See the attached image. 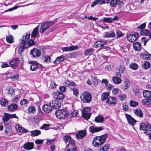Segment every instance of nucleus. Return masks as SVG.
I'll list each match as a JSON object with an SVG mask.
<instances>
[{
  "mask_svg": "<svg viewBox=\"0 0 151 151\" xmlns=\"http://www.w3.org/2000/svg\"><path fill=\"white\" fill-rule=\"evenodd\" d=\"M30 36L29 33L26 34L25 36H23L21 42L22 45L20 47L18 50L19 53H22L25 48H28L35 44V42L33 40L30 39L29 40Z\"/></svg>",
  "mask_w": 151,
  "mask_h": 151,
  "instance_id": "f257e3e1",
  "label": "nucleus"
},
{
  "mask_svg": "<svg viewBox=\"0 0 151 151\" xmlns=\"http://www.w3.org/2000/svg\"><path fill=\"white\" fill-rule=\"evenodd\" d=\"M108 135L106 134L94 138L92 141V145L95 147H100L102 145L108 138Z\"/></svg>",
  "mask_w": 151,
  "mask_h": 151,
  "instance_id": "f03ea898",
  "label": "nucleus"
},
{
  "mask_svg": "<svg viewBox=\"0 0 151 151\" xmlns=\"http://www.w3.org/2000/svg\"><path fill=\"white\" fill-rule=\"evenodd\" d=\"M80 99L83 103H89L92 100L91 95L89 92L84 91L81 95Z\"/></svg>",
  "mask_w": 151,
  "mask_h": 151,
  "instance_id": "7ed1b4c3",
  "label": "nucleus"
},
{
  "mask_svg": "<svg viewBox=\"0 0 151 151\" xmlns=\"http://www.w3.org/2000/svg\"><path fill=\"white\" fill-rule=\"evenodd\" d=\"M139 129L144 131V133L147 135H149L151 133V125L148 123H143L140 124Z\"/></svg>",
  "mask_w": 151,
  "mask_h": 151,
  "instance_id": "20e7f679",
  "label": "nucleus"
},
{
  "mask_svg": "<svg viewBox=\"0 0 151 151\" xmlns=\"http://www.w3.org/2000/svg\"><path fill=\"white\" fill-rule=\"evenodd\" d=\"M54 24L53 22L51 21L45 22L42 24L40 28V32L41 33H43L52 26Z\"/></svg>",
  "mask_w": 151,
  "mask_h": 151,
  "instance_id": "39448f33",
  "label": "nucleus"
},
{
  "mask_svg": "<svg viewBox=\"0 0 151 151\" xmlns=\"http://www.w3.org/2000/svg\"><path fill=\"white\" fill-rule=\"evenodd\" d=\"M139 36V34L136 32H132L127 36V40L131 42H134Z\"/></svg>",
  "mask_w": 151,
  "mask_h": 151,
  "instance_id": "423d86ee",
  "label": "nucleus"
},
{
  "mask_svg": "<svg viewBox=\"0 0 151 151\" xmlns=\"http://www.w3.org/2000/svg\"><path fill=\"white\" fill-rule=\"evenodd\" d=\"M55 114L57 117L60 119H64L68 117V114L64 110H58L56 111Z\"/></svg>",
  "mask_w": 151,
  "mask_h": 151,
  "instance_id": "0eeeda50",
  "label": "nucleus"
},
{
  "mask_svg": "<svg viewBox=\"0 0 151 151\" xmlns=\"http://www.w3.org/2000/svg\"><path fill=\"white\" fill-rule=\"evenodd\" d=\"M66 151H78L75 141H73L67 145L66 147Z\"/></svg>",
  "mask_w": 151,
  "mask_h": 151,
  "instance_id": "6e6552de",
  "label": "nucleus"
},
{
  "mask_svg": "<svg viewBox=\"0 0 151 151\" xmlns=\"http://www.w3.org/2000/svg\"><path fill=\"white\" fill-rule=\"evenodd\" d=\"M41 53L40 51L35 48L31 50L30 52V54L35 58H37L39 57L41 55Z\"/></svg>",
  "mask_w": 151,
  "mask_h": 151,
  "instance_id": "1a4fd4ad",
  "label": "nucleus"
},
{
  "mask_svg": "<svg viewBox=\"0 0 151 151\" xmlns=\"http://www.w3.org/2000/svg\"><path fill=\"white\" fill-rule=\"evenodd\" d=\"M125 116L129 124L133 126L136 124V121L131 115L125 114Z\"/></svg>",
  "mask_w": 151,
  "mask_h": 151,
  "instance_id": "9d476101",
  "label": "nucleus"
},
{
  "mask_svg": "<svg viewBox=\"0 0 151 151\" xmlns=\"http://www.w3.org/2000/svg\"><path fill=\"white\" fill-rule=\"evenodd\" d=\"M53 97L56 100H62L64 98V96L63 93L58 91L56 93H54Z\"/></svg>",
  "mask_w": 151,
  "mask_h": 151,
  "instance_id": "9b49d317",
  "label": "nucleus"
},
{
  "mask_svg": "<svg viewBox=\"0 0 151 151\" xmlns=\"http://www.w3.org/2000/svg\"><path fill=\"white\" fill-rule=\"evenodd\" d=\"M107 40H100L96 42L94 44V47L96 48L101 47L106 44Z\"/></svg>",
  "mask_w": 151,
  "mask_h": 151,
  "instance_id": "f8f14e48",
  "label": "nucleus"
},
{
  "mask_svg": "<svg viewBox=\"0 0 151 151\" xmlns=\"http://www.w3.org/2000/svg\"><path fill=\"white\" fill-rule=\"evenodd\" d=\"M19 60L18 58H14L12 60L9 62V64L11 67L16 69L17 67Z\"/></svg>",
  "mask_w": 151,
  "mask_h": 151,
  "instance_id": "ddd939ff",
  "label": "nucleus"
},
{
  "mask_svg": "<svg viewBox=\"0 0 151 151\" xmlns=\"http://www.w3.org/2000/svg\"><path fill=\"white\" fill-rule=\"evenodd\" d=\"M103 129V128L102 127H96L91 126L89 128V131L92 133L99 132Z\"/></svg>",
  "mask_w": 151,
  "mask_h": 151,
  "instance_id": "4468645a",
  "label": "nucleus"
},
{
  "mask_svg": "<svg viewBox=\"0 0 151 151\" xmlns=\"http://www.w3.org/2000/svg\"><path fill=\"white\" fill-rule=\"evenodd\" d=\"M15 128L17 131L20 133H26L28 132L27 129L19 124L16 125Z\"/></svg>",
  "mask_w": 151,
  "mask_h": 151,
  "instance_id": "2eb2a0df",
  "label": "nucleus"
},
{
  "mask_svg": "<svg viewBox=\"0 0 151 151\" xmlns=\"http://www.w3.org/2000/svg\"><path fill=\"white\" fill-rule=\"evenodd\" d=\"M23 147L24 149L27 150H32L34 147V143L32 142H28L23 145Z\"/></svg>",
  "mask_w": 151,
  "mask_h": 151,
  "instance_id": "dca6fc26",
  "label": "nucleus"
},
{
  "mask_svg": "<svg viewBox=\"0 0 151 151\" xmlns=\"http://www.w3.org/2000/svg\"><path fill=\"white\" fill-rule=\"evenodd\" d=\"M50 104L52 106L53 109L54 108L55 109H58L61 106V103L57 100H52L50 102Z\"/></svg>",
  "mask_w": 151,
  "mask_h": 151,
  "instance_id": "f3484780",
  "label": "nucleus"
},
{
  "mask_svg": "<svg viewBox=\"0 0 151 151\" xmlns=\"http://www.w3.org/2000/svg\"><path fill=\"white\" fill-rule=\"evenodd\" d=\"M77 45H72L69 47H63L62 50L63 51H71L78 49Z\"/></svg>",
  "mask_w": 151,
  "mask_h": 151,
  "instance_id": "a211bd4d",
  "label": "nucleus"
},
{
  "mask_svg": "<svg viewBox=\"0 0 151 151\" xmlns=\"http://www.w3.org/2000/svg\"><path fill=\"white\" fill-rule=\"evenodd\" d=\"M42 108L44 111L47 113H49L53 109L52 106L50 104V102L49 104L44 105Z\"/></svg>",
  "mask_w": 151,
  "mask_h": 151,
  "instance_id": "6ab92c4d",
  "label": "nucleus"
},
{
  "mask_svg": "<svg viewBox=\"0 0 151 151\" xmlns=\"http://www.w3.org/2000/svg\"><path fill=\"white\" fill-rule=\"evenodd\" d=\"M86 134V130H81L76 134V137L79 139L83 138Z\"/></svg>",
  "mask_w": 151,
  "mask_h": 151,
  "instance_id": "aec40b11",
  "label": "nucleus"
},
{
  "mask_svg": "<svg viewBox=\"0 0 151 151\" xmlns=\"http://www.w3.org/2000/svg\"><path fill=\"white\" fill-rule=\"evenodd\" d=\"M105 3V0H96L92 3L91 6L92 7H93L96 5L98 4L100 5Z\"/></svg>",
  "mask_w": 151,
  "mask_h": 151,
  "instance_id": "412c9836",
  "label": "nucleus"
},
{
  "mask_svg": "<svg viewBox=\"0 0 151 151\" xmlns=\"http://www.w3.org/2000/svg\"><path fill=\"white\" fill-rule=\"evenodd\" d=\"M29 63L30 64H32L31 66L30 67V69L32 71L36 70L37 68L39 67L38 65V63L36 61H30Z\"/></svg>",
  "mask_w": 151,
  "mask_h": 151,
  "instance_id": "4be33fe9",
  "label": "nucleus"
},
{
  "mask_svg": "<svg viewBox=\"0 0 151 151\" xmlns=\"http://www.w3.org/2000/svg\"><path fill=\"white\" fill-rule=\"evenodd\" d=\"M133 46L134 49L135 51H139L142 49L141 44L138 42H134L133 44Z\"/></svg>",
  "mask_w": 151,
  "mask_h": 151,
  "instance_id": "5701e85b",
  "label": "nucleus"
},
{
  "mask_svg": "<svg viewBox=\"0 0 151 151\" xmlns=\"http://www.w3.org/2000/svg\"><path fill=\"white\" fill-rule=\"evenodd\" d=\"M134 112L135 115L139 117H142L143 116V113L141 110L139 108H137L133 110Z\"/></svg>",
  "mask_w": 151,
  "mask_h": 151,
  "instance_id": "b1692460",
  "label": "nucleus"
},
{
  "mask_svg": "<svg viewBox=\"0 0 151 151\" xmlns=\"http://www.w3.org/2000/svg\"><path fill=\"white\" fill-rule=\"evenodd\" d=\"M116 102V98L113 97H109L106 101V102L107 104H115Z\"/></svg>",
  "mask_w": 151,
  "mask_h": 151,
  "instance_id": "393cba45",
  "label": "nucleus"
},
{
  "mask_svg": "<svg viewBox=\"0 0 151 151\" xmlns=\"http://www.w3.org/2000/svg\"><path fill=\"white\" fill-rule=\"evenodd\" d=\"M116 36L114 32L112 31L110 32H106L104 34V37H114Z\"/></svg>",
  "mask_w": 151,
  "mask_h": 151,
  "instance_id": "a878e982",
  "label": "nucleus"
},
{
  "mask_svg": "<svg viewBox=\"0 0 151 151\" xmlns=\"http://www.w3.org/2000/svg\"><path fill=\"white\" fill-rule=\"evenodd\" d=\"M143 96L146 99H149L151 97V91L148 90H145L143 91Z\"/></svg>",
  "mask_w": 151,
  "mask_h": 151,
  "instance_id": "bb28decb",
  "label": "nucleus"
},
{
  "mask_svg": "<svg viewBox=\"0 0 151 151\" xmlns=\"http://www.w3.org/2000/svg\"><path fill=\"white\" fill-rule=\"evenodd\" d=\"M29 132H31L30 136L32 137L38 136L41 134V131L38 129L30 131Z\"/></svg>",
  "mask_w": 151,
  "mask_h": 151,
  "instance_id": "cd10ccee",
  "label": "nucleus"
},
{
  "mask_svg": "<svg viewBox=\"0 0 151 151\" xmlns=\"http://www.w3.org/2000/svg\"><path fill=\"white\" fill-rule=\"evenodd\" d=\"M18 108V106L15 104H12L8 106V110L11 111H13Z\"/></svg>",
  "mask_w": 151,
  "mask_h": 151,
  "instance_id": "c85d7f7f",
  "label": "nucleus"
},
{
  "mask_svg": "<svg viewBox=\"0 0 151 151\" xmlns=\"http://www.w3.org/2000/svg\"><path fill=\"white\" fill-rule=\"evenodd\" d=\"M63 139L66 144H67V143H68V144H70V143L72 142L75 141L73 140L72 139L71 137L70 136L68 135H65L64 136L63 138Z\"/></svg>",
  "mask_w": 151,
  "mask_h": 151,
  "instance_id": "c756f323",
  "label": "nucleus"
},
{
  "mask_svg": "<svg viewBox=\"0 0 151 151\" xmlns=\"http://www.w3.org/2000/svg\"><path fill=\"white\" fill-rule=\"evenodd\" d=\"M112 80L114 83L116 84H119L122 82V80L121 78L116 76L113 77Z\"/></svg>",
  "mask_w": 151,
  "mask_h": 151,
  "instance_id": "7c9ffc66",
  "label": "nucleus"
},
{
  "mask_svg": "<svg viewBox=\"0 0 151 151\" xmlns=\"http://www.w3.org/2000/svg\"><path fill=\"white\" fill-rule=\"evenodd\" d=\"M94 51V49L93 48L88 49L85 51L84 54L86 56L91 55L93 54Z\"/></svg>",
  "mask_w": 151,
  "mask_h": 151,
  "instance_id": "2f4dec72",
  "label": "nucleus"
},
{
  "mask_svg": "<svg viewBox=\"0 0 151 151\" xmlns=\"http://www.w3.org/2000/svg\"><path fill=\"white\" fill-rule=\"evenodd\" d=\"M64 56L63 55H61L57 57L55 60L53 62V63H54L59 64L64 60Z\"/></svg>",
  "mask_w": 151,
  "mask_h": 151,
  "instance_id": "473e14b6",
  "label": "nucleus"
},
{
  "mask_svg": "<svg viewBox=\"0 0 151 151\" xmlns=\"http://www.w3.org/2000/svg\"><path fill=\"white\" fill-rule=\"evenodd\" d=\"M130 85L129 82L127 80H125L124 81V84H122V88L123 90L127 89Z\"/></svg>",
  "mask_w": 151,
  "mask_h": 151,
  "instance_id": "72a5a7b5",
  "label": "nucleus"
},
{
  "mask_svg": "<svg viewBox=\"0 0 151 151\" xmlns=\"http://www.w3.org/2000/svg\"><path fill=\"white\" fill-rule=\"evenodd\" d=\"M91 110V108L90 107H87L83 108L81 111L82 116H85L86 114L90 113L89 112Z\"/></svg>",
  "mask_w": 151,
  "mask_h": 151,
  "instance_id": "f704fd0d",
  "label": "nucleus"
},
{
  "mask_svg": "<svg viewBox=\"0 0 151 151\" xmlns=\"http://www.w3.org/2000/svg\"><path fill=\"white\" fill-rule=\"evenodd\" d=\"M0 104L4 106H6L8 104V101L4 98H1L0 99Z\"/></svg>",
  "mask_w": 151,
  "mask_h": 151,
  "instance_id": "c9c22d12",
  "label": "nucleus"
},
{
  "mask_svg": "<svg viewBox=\"0 0 151 151\" xmlns=\"http://www.w3.org/2000/svg\"><path fill=\"white\" fill-rule=\"evenodd\" d=\"M140 32L141 35L145 36H148L150 34L149 30L147 29L141 30Z\"/></svg>",
  "mask_w": 151,
  "mask_h": 151,
  "instance_id": "e433bc0d",
  "label": "nucleus"
},
{
  "mask_svg": "<svg viewBox=\"0 0 151 151\" xmlns=\"http://www.w3.org/2000/svg\"><path fill=\"white\" fill-rule=\"evenodd\" d=\"M39 25L36 27L33 30L31 34V37H34L37 36L38 33V29Z\"/></svg>",
  "mask_w": 151,
  "mask_h": 151,
  "instance_id": "4c0bfd02",
  "label": "nucleus"
},
{
  "mask_svg": "<svg viewBox=\"0 0 151 151\" xmlns=\"http://www.w3.org/2000/svg\"><path fill=\"white\" fill-rule=\"evenodd\" d=\"M129 67L134 70H136L139 67V66L136 63H132L130 64Z\"/></svg>",
  "mask_w": 151,
  "mask_h": 151,
  "instance_id": "58836bf2",
  "label": "nucleus"
},
{
  "mask_svg": "<svg viewBox=\"0 0 151 151\" xmlns=\"http://www.w3.org/2000/svg\"><path fill=\"white\" fill-rule=\"evenodd\" d=\"M42 60L45 63H49L50 62V58L49 56L45 55L42 58Z\"/></svg>",
  "mask_w": 151,
  "mask_h": 151,
  "instance_id": "ea45409f",
  "label": "nucleus"
},
{
  "mask_svg": "<svg viewBox=\"0 0 151 151\" xmlns=\"http://www.w3.org/2000/svg\"><path fill=\"white\" fill-rule=\"evenodd\" d=\"M6 38L7 42L9 43H12L14 42L13 39V37L11 35L6 36Z\"/></svg>",
  "mask_w": 151,
  "mask_h": 151,
  "instance_id": "a19ab883",
  "label": "nucleus"
},
{
  "mask_svg": "<svg viewBox=\"0 0 151 151\" xmlns=\"http://www.w3.org/2000/svg\"><path fill=\"white\" fill-rule=\"evenodd\" d=\"M110 147V145L109 144L105 145L101 148H100L99 151H108Z\"/></svg>",
  "mask_w": 151,
  "mask_h": 151,
  "instance_id": "79ce46f5",
  "label": "nucleus"
},
{
  "mask_svg": "<svg viewBox=\"0 0 151 151\" xmlns=\"http://www.w3.org/2000/svg\"><path fill=\"white\" fill-rule=\"evenodd\" d=\"M109 92L104 93H102L101 96L102 100L104 101L106 100L109 96Z\"/></svg>",
  "mask_w": 151,
  "mask_h": 151,
  "instance_id": "37998d69",
  "label": "nucleus"
},
{
  "mask_svg": "<svg viewBox=\"0 0 151 151\" xmlns=\"http://www.w3.org/2000/svg\"><path fill=\"white\" fill-rule=\"evenodd\" d=\"M104 118L101 116H98L95 118V121L98 123L102 122L104 121Z\"/></svg>",
  "mask_w": 151,
  "mask_h": 151,
  "instance_id": "c03bdc74",
  "label": "nucleus"
},
{
  "mask_svg": "<svg viewBox=\"0 0 151 151\" xmlns=\"http://www.w3.org/2000/svg\"><path fill=\"white\" fill-rule=\"evenodd\" d=\"M150 63L148 61H145L144 62L142 65V68L145 69L148 68L150 67Z\"/></svg>",
  "mask_w": 151,
  "mask_h": 151,
  "instance_id": "a18cd8bd",
  "label": "nucleus"
},
{
  "mask_svg": "<svg viewBox=\"0 0 151 151\" xmlns=\"http://www.w3.org/2000/svg\"><path fill=\"white\" fill-rule=\"evenodd\" d=\"M9 114L5 113L4 114V116L3 118V121L4 122H6L9 120Z\"/></svg>",
  "mask_w": 151,
  "mask_h": 151,
  "instance_id": "49530a36",
  "label": "nucleus"
},
{
  "mask_svg": "<svg viewBox=\"0 0 151 151\" xmlns=\"http://www.w3.org/2000/svg\"><path fill=\"white\" fill-rule=\"evenodd\" d=\"M118 1L119 0H111L110 3L111 6L113 7H115L117 4Z\"/></svg>",
  "mask_w": 151,
  "mask_h": 151,
  "instance_id": "de8ad7c7",
  "label": "nucleus"
},
{
  "mask_svg": "<svg viewBox=\"0 0 151 151\" xmlns=\"http://www.w3.org/2000/svg\"><path fill=\"white\" fill-rule=\"evenodd\" d=\"M144 59L145 60H149L150 58L151 55L147 52H146L143 54Z\"/></svg>",
  "mask_w": 151,
  "mask_h": 151,
  "instance_id": "09e8293b",
  "label": "nucleus"
},
{
  "mask_svg": "<svg viewBox=\"0 0 151 151\" xmlns=\"http://www.w3.org/2000/svg\"><path fill=\"white\" fill-rule=\"evenodd\" d=\"M103 21L106 22L111 23L113 22V19L111 17H105L103 19Z\"/></svg>",
  "mask_w": 151,
  "mask_h": 151,
  "instance_id": "8fccbe9b",
  "label": "nucleus"
},
{
  "mask_svg": "<svg viewBox=\"0 0 151 151\" xmlns=\"http://www.w3.org/2000/svg\"><path fill=\"white\" fill-rule=\"evenodd\" d=\"M29 103V101L28 100L24 99L20 101V104L22 106H26Z\"/></svg>",
  "mask_w": 151,
  "mask_h": 151,
  "instance_id": "3c124183",
  "label": "nucleus"
},
{
  "mask_svg": "<svg viewBox=\"0 0 151 151\" xmlns=\"http://www.w3.org/2000/svg\"><path fill=\"white\" fill-rule=\"evenodd\" d=\"M149 38L148 39H146L145 37H144L142 38V41L144 42V45L145 46L146 45V44L147 43V41L149 40L150 38H151V32L150 34V35L149 36Z\"/></svg>",
  "mask_w": 151,
  "mask_h": 151,
  "instance_id": "603ef678",
  "label": "nucleus"
},
{
  "mask_svg": "<svg viewBox=\"0 0 151 151\" xmlns=\"http://www.w3.org/2000/svg\"><path fill=\"white\" fill-rule=\"evenodd\" d=\"M138 104V102L132 100H131L130 102V105L132 107H135Z\"/></svg>",
  "mask_w": 151,
  "mask_h": 151,
  "instance_id": "864d4df0",
  "label": "nucleus"
},
{
  "mask_svg": "<svg viewBox=\"0 0 151 151\" xmlns=\"http://www.w3.org/2000/svg\"><path fill=\"white\" fill-rule=\"evenodd\" d=\"M100 50H102L103 51H110L111 50V48L108 46H102L100 49Z\"/></svg>",
  "mask_w": 151,
  "mask_h": 151,
  "instance_id": "5fc2aeb1",
  "label": "nucleus"
},
{
  "mask_svg": "<svg viewBox=\"0 0 151 151\" xmlns=\"http://www.w3.org/2000/svg\"><path fill=\"white\" fill-rule=\"evenodd\" d=\"M68 57L70 58H76L77 56V54L75 52L70 53L68 54Z\"/></svg>",
  "mask_w": 151,
  "mask_h": 151,
  "instance_id": "6e6d98bb",
  "label": "nucleus"
},
{
  "mask_svg": "<svg viewBox=\"0 0 151 151\" xmlns=\"http://www.w3.org/2000/svg\"><path fill=\"white\" fill-rule=\"evenodd\" d=\"M116 33L117 37L118 38L122 37L124 35V34L119 30H117L116 31Z\"/></svg>",
  "mask_w": 151,
  "mask_h": 151,
  "instance_id": "4d7b16f0",
  "label": "nucleus"
},
{
  "mask_svg": "<svg viewBox=\"0 0 151 151\" xmlns=\"http://www.w3.org/2000/svg\"><path fill=\"white\" fill-rule=\"evenodd\" d=\"M50 126L49 124H44L42 127H40V129H45V130H47V129L46 128Z\"/></svg>",
  "mask_w": 151,
  "mask_h": 151,
  "instance_id": "13d9d810",
  "label": "nucleus"
},
{
  "mask_svg": "<svg viewBox=\"0 0 151 151\" xmlns=\"http://www.w3.org/2000/svg\"><path fill=\"white\" fill-rule=\"evenodd\" d=\"M65 86H67L68 85V86H75L76 84L74 82H71L69 81H67L65 83Z\"/></svg>",
  "mask_w": 151,
  "mask_h": 151,
  "instance_id": "bf43d9fd",
  "label": "nucleus"
},
{
  "mask_svg": "<svg viewBox=\"0 0 151 151\" xmlns=\"http://www.w3.org/2000/svg\"><path fill=\"white\" fill-rule=\"evenodd\" d=\"M28 110L29 112L34 113L35 112L36 109L34 106H31L29 108Z\"/></svg>",
  "mask_w": 151,
  "mask_h": 151,
  "instance_id": "052dcab7",
  "label": "nucleus"
},
{
  "mask_svg": "<svg viewBox=\"0 0 151 151\" xmlns=\"http://www.w3.org/2000/svg\"><path fill=\"white\" fill-rule=\"evenodd\" d=\"M124 65H120L119 67V70L121 71L122 73H123L124 71Z\"/></svg>",
  "mask_w": 151,
  "mask_h": 151,
  "instance_id": "680f3d73",
  "label": "nucleus"
},
{
  "mask_svg": "<svg viewBox=\"0 0 151 151\" xmlns=\"http://www.w3.org/2000/svg\"><path fill=\"white\" fill-rule=\"evenodd\" d=\"M71 89L73 91V94L75 96H77L78 95L79 92L78 90L76 88H71Z\"/></svg>",
  "mask_w": 151,
  "mask_h": 151,
  "instance_id": "e2e57ef3",
  "label": "nucleus"
},
{
  "mask_svg": "<svg viewBox=\"0 0 151 151\" xmlns=\"http://www.w3.org/2000/svg\"><path fill=\"white\" fill-rule=\"evenodd\" d=\"M142 103L143 104L146 105L150 104L149 101V99H143L142 101Z\"/></svg>",
  "mask_w": 151,
  "mask_h": 151,
  "instance_id": "0e129e2a",
  "label": "nucleus"
},
{
  "mask_svg": "<svg viewBox=\"0 0 151 151\" xmlns=\"http://www.w3.org/2000/svg\"><path fill=\"white\" fill-rule=\"evenodd\" d=\"M44 140L41 139H37L35 141V142L37 145L41 144L43 142Z\"/></svg>",
  "mask_w": 151,
  "mask_h": 151,
  "instance_id": "69168bd1",
  "label": "nucleus"
},
{
  "mask_svg": "<svg viewBox=\"0 0 151 151\" xmlns=\"http://www.w3.org/2000/svg\"><path fill=\"white\" fill-rule=\"evenodd\" d=\"M119 99L123 101L127 97L126 95L125 94H122L119 96Z\"/></svg>",
  "mask_w": 151,
  "mask_h": 151,
  "instance_id": "338daca9",
  "label": "nucleus"
},
{
  "mask_svg": "<svg viewBox=\"0 0 151 151\" xmlns=\"http://www.w3.org/2000/svg\"><path fill=\"white\" fill-rule=\"evenodd\" d=\"M91 115V113H87L86 114L85 116H83V117L85 119L87 120L90 118Z\"/></svg>",
  "mask_w": 151,
  "mask_h": 151,
  "instance_id": "774afa93",
  "label": "nucleus"
}]
</instances>
